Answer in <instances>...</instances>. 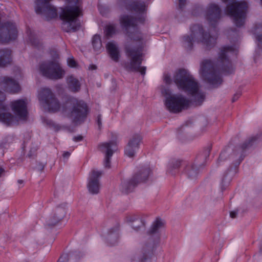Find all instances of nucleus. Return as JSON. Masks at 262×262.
<instances>
[{
  "label": "nucleus",
  "instance_id": "nucleus-45",
  "mask_svg": "<svg viewBox=\"0 0 262 262\" xmlns=\"http://www.w3.org/2000/svg\"><path fill=\"white\" fill-rule=\"evenodd\" d=\"M70 155V153L69 152L67 151V152H64L63 153V157L64 158H68L69 157Z\"/></svg>",
  "mask_w": 262,
  "mask_h": 262
},
{
  "label": "nucleus",
  "instance_id": "nucleus-42",
  "mask_svg": "<svg viewBox=\"0 0 262 262\" xmlns=\"http://www.w3.org/2000/svg\"><path fill=\"white\" fill-rule=\"evenodd\" d=\"M241 95V93L240 92H237L236 93H235L232 98V102H234L236 100H237L238 99V98L240 97Z\"/></svg>",
  "mask_w": 262,
  "mask_h": 262
},
{
  "label": "nucleus",
  "instance_id": "nucleus-6",
  "mask_svg": "<svg viewBox=\"0 0 262 262\" xmlns=\"http://www.w3.org/2000/svg\"><path fill=\"white\" fill-rule=\"evenodd\" d=\"M27 104L26 99L12 101L10 106L15 116L7 112L9 107L6 104L7 107L5 111L0 110V121L7 125H12L17 124L19 120H26L28 115Z\"/></svg>",
  "mask_w": 262,
  "mask_h": 262
},
{
  "label": "nucleus",
  "instance_id": "nucleus-16",
  "mask_svg": "<svg viewBox=\"0 0 262 262\" xmlns=\"http://www.w3.org/2000/svg\"><path fill=\"white\" fill-rule=\"evenodd\" d=\"M102 173L101 171L95 170H92L90 173L87 187L91 193L95 194L99 193L100 188L99 179L101 176Z\"/></svg>",
  "mask_w": 262,
  "mask_h": 262
},
{
  "label": "nucleus",
  "instance_id": "nucleus-1",
  "mask_svg": "<svg viewBox=\"0 0 262 262\" xmlns=\"http://www.w3.org/2000/svg\"><path fill=\"white\" fill-rule=\"evenodd\" d=\"M38 98L40 105L45 110L52 112L60 111L75 123L83 122L86 116L87 106L84 101L72 98L60 104L49 88L40 89Z\"/></svg>",
  "mask_w": 262,
  "mask_h": 262
},
{
  "label": "nucleus",
  "instance_id": "nucleus-32",
  "mask_svg": "<svg viewBox=\"0 0 262 262\" xmlns=\"http://www.w3.org/2000/svg\"><path fill=\"white\" fill-rule=\"evenodd\" d=\"M27 33L28 36V40L30 43L35 46H37L38 41L34 32L30 29H28L27 30Z\"/></svg>",
  "mask_w": 262,
  "mask_h": 262
},
{
  "label": "nucleus",
  "instance_id": "nucleus-31",
  "mask_svg": "<svg viewBox=\"0 0 262 262\" xmlns=\"http://www.w3.org/2000/svg\"><path fill=\"white\" fill-rule=\"evenodd\" d=\"M92 45L96 51H100L102 49V42L99 35L96 34L93 36Z\"/></svg>",
  "mask_w": 262,
  "mask_h": 262
},
{
  "label": "nucleus",
  "instance_id": "nucleus-37",
  "mask_svg": "<svg viewBox=\"0 0 262 262\" xmlns=\"http://www.w3.org/2000/svg\"><path fill=\"white\" fill-rule=\"evenodd\" d=\"M210 151H211V147H210V146L207 147L203 151L202 156L198 157V159H201V157H202L203 158H204L205 160H206L208 157H209V156L210 155Z\"/></svg>",
  "mask_w": 262,
  "mask_h": 262
},
{
  "label": "nucleus",
  "instance_id": "nucleus-9",
  "mask_svg": "<svg viewBox=\"0 0 262 262\" xmlns=\"http://www.w3.org/2000/svg\"><path fill=\"white\" fill-rule=\"evenodd\" d=\"M142 42L138 45H135L134 42L126 45L125 52L129 60L125 62L124 68L128 71L139 72L142 75H144L146 68L140 66L142 61Z\"/></svg>",
  "mask_w": 262,
  "mask_h": 262
},
{
  "label": "nucleus",
  "instance_id": "nucleus-14",
  "mask_svg": "<svg viewBox=\"0 0 262 262\" xmlns=\"http://www.w3.org/2000/svg\"><path fill=\"white\" fill-rule=\"evenodd\" d=\"M99 150L104 154V166L105 168L111 167V158L117 150V143L114 141L104 142L99 145Z\"/></svg>",
  "mask_w": 262,
  "mask_h": 262
},
{
  "label": "nucleus",
  "instance_id": "nucleus-36",
  "mask_svg": "<svg viewBox=\"0 0 262 262\" xmlns=\"http://www.w3.org/2000/svg\"><path fill=\"white\" fill-rule=\"evenodd\" d=\"M230 152V149L228 148L221 152L218 159L217 162L220 163L222 161H224L227 159Z\"/></svg>",
  "mask_w": 262,
  "mask_h": 262
},
{
  "label": "nucleus",
  "instance_id": "nucleus-23",
  "mask_svg": "<svg viewBox=\"0 0 262 262\" xmlns=\"http://www.w3.org/2000/svg\"><path fill=\"white\" fill-rule=\"evenodd\" d=\"M11 61V51L8 49L0 50V67H6L10 64Z\"/></svg>",
  "mask_w": 262,
  "mask_h": 262
},
{
  "label": "nucleus",
  "instance_id": "nucleus-12",
  "mask_svg": "<svg viewBox=\"0 0 262 262\" xmlns=\"http://www.w3.org/2000/svg\"><path fill=\"white\" fill-rule=\"evenodd\" d=\"M222 17V11L220 6L215 3H209L206 9L205 18L208 24L213 27L211 30H209L207 32L210 34H214L217 38V31L215 27Z\"/></svg>",
  "mask_w": 262,
  "mask_h": 262
},
{
  "label": "nucleus",
  "instance_id": "nucleus-20",
  "mask_svg": "<svg viewBox=\"0 0 262 262\" xmlns=\"http://www.w3.org/2000/svg\"><path fill=\"white\" fill-rule=\"evenodd\" d=\"M106 48L110 58L115 62H118L120 52L117 44L114 41H110L107 43Z\"/></svg>",
  "mask_w": 262,
  "mask_h": 262
},
{
  "label": "nucleus",
  "instance_id": "nucleus-39",
  "mask_svg": "<svg viewBox=\"0 0 262 262\" xmlns=\"http://www.w3.org/2000/svg\"><path fill=\"white\" fill-rule=\"evenodd\" d=\"M238 212V209H236V210L231 211L230 212V217H231L232 219L236 218L237 216Z\"/></svg>",
  "mask_w": 262,
  "mask_h": 262
},
{
  "label": "nucleus",
  "instance_id": "nucleus-13",
  "mask_svg": "<svg viewBox=\"0 0 262 262\" xmlns=\"http://www.w3.org/2000/svg\"><path fill=\"white\" fill-rule=\"evenodd\" d=\"M17 36L15 25L11 22L0 24V42L6 43L15 39Z\"/></svg>",
  "mask_w": 262,
  "mask_h": 262
},
{
  "label": "nucleus",
  "instance_id": "nucleus-35",
  "mask_svg": "<svg viewBox=\"0 0 262 262\" xmlns=\"http://www.w3.org/2000/svg\"><path fill=\"white\" fill-rule=\"evenodd\" d=\"M5 94L0 91V110H2V111H5L7 107L6 105V103H5Z\"/></svg>",
  "mask_w": 262,
  "mask_h": 262
},
{
  "label": "nucleus",
  "instance_id": "nucleus-28",
  "mask_svg": "<svg viewBox=\"0 0 262 262\" xmlns=\"http://www.w3.org/2000/svg\"><path fill=\"white\" fill-rule=\"evenodd\" d=\"M67 213V205L66 203H62L56 207L53 214L54 216H57V221H61L65 217Z\"/></svg>",
  "mask_w": 262,
  "mask_h": 262
},
{
  "label": "nucleus",
  "instance_id": "nucleus-44",
  "mask_svg": "<svg viewBox=\"0 0 262 262\" xmlns=\"http://www.w3.org/2000/svg\"><path fill=\"white\" fill-rule=\"evenodd\" d=\"M5 172V169L3 167L0 166V177H2V176H3Z\"/></svg>",
  "mask_w": 262,
  "mask_h": 262
},
{
  "label": "nucleus",
  "instance_id": "nucleus-33",
  "mask_svg": "<svg viewBox=\"0 0 262 262\" xmlns=\"http://www.w3.org/2000/svg\"><path fill=\"white\" fill-rule=\"evenodd\" d=\"M57 220V216H54V214H53L47 220L46 224L49 227H54V226L58 225L61 221Z\"/></svg>",
  "mask_w": 262,
  "mask_h": 262
},
{
  "label": "nucleus",
  "instance_id": "nucleus-15",
  "mask_svg": "<svg viewBox=\"0 0 262 262\" xmlns=\"http://www.w3.org/2000/svg\"><path fill=\"white\" fill-rule=\"evenodd\" d=\"M0 88L10 94H16L20 91L19 83L12 78L8 76L0 77Z\"/></svg>",
  "mask_w": 262,
  "mask_h": 262
},
{
  "label": "nucleus",
  "instance_id": "nucleus-8",
  "mask_svg": "<svg viewBox=\"0 0 262 262\" xmlns=\"http://www.w3.org/2000/svg\"><path fill=\"white\" fill-rule=\"evenodd\" d=\"M227 3L224 9L226 15L229 16L236 26H243L245 22L249 10V4L245 0H221Z\"/></svg>",
  "mask_w": 262,
  "mask_h": 262
},
{
  "label": "nucleus",
  "instance_id": "nucleus-11",
  "mask_svg": "<svg viewBox=\"0 0 262 262\" xmlns=\"http://www.w3.org/2000/svg\"><path fill=\"white\" fill-rule=\"evenodd\" d=\"M39 71L43 76L52 80L60 79L66 74L60 64L53 61H47L40 63Z\"/></svg>",
  "mask_w": 262,
  "mask_h": 262
},
{
  "label": "nucleus",
  "instance_id": "nucleus-2",
  "mask_svg": "<svg viewBox=\"0 0 262 262\" xmlns=\"http://www.w3.org/2000/svg\"><path fill=\"white\" fill-rule=\"evenodd\" d=\"M236 54V50L233 47L226 46L222 48L215 66L210 60H204L202 63L200 73L203 78L213 87H217L221 84L223 80L218 70L231 73L233 69L229 58Z\"/></svg>",
  "mask_w": 262,
  "mask_h": 262
},
{
  "label": "nucleus",
  "instance_id": "nucleus-7",
  "mask_svg": "<svg viewBox=\"0 0 262 262\" xmlns=\"http://www.w3.org/2000/svg\"><path fill=\"white\" fill-rule=\"evenodd\" d=\"M69 5L61 8L60 18L63 21V29L67 32L75 31L80 27L77 17L81 14V9L78 2L79 0H66Z\"/></svg>",
  "mask_w": 262,
  "mask_h": 262
},
{
  "label": "nucleus",
  "instance_id": "nucleus-19",
  "mask_svg": "<svg viewBox=\"0 0 262 262\" xmlns=\"http://www.w3.org/2000/svg\"><path fill=\"white\" fill-rule=\"evenodd\" d=\"M200 164L197 165L193 162H189L185 164L184 169V174L190 179H194L196 178L199 171Z\"/></svg>",
  "mask_w": 262,
  "mask_h": 262
},
{
  "label": "nucleus",
  "instance_id": "nucleus-34",
  "mask_svg": "<svg viewBox=\"0 0 262 262\" xmlns=\"http://www.w3.org/2000/svg\"><path fill=\"white\" fill-rule=\"evenodd\" d=\"M116 27L114 25H107L105 28V34L108 37H111L113 35L116 33Z\"/></svg>",
  "mask_w": 262,
  "mask_h": 262
},
{
  "label": "nucleus",
  "instance_id": "nucleus-10",
  "mask_svg": "<svg viewBox=\"0 0 262 262\" xmlns=\"http://www.w3.org/2000/svg\"><path fill=\"white\" fill-rule=\"evenodd\" d=\"M161 93L165 96V105L170 112L177 113L187 109L190 104V101L181 94H172L168 89L162 88Z\"/></svg>",
  "mask_w": 262,
  "mask_h": 262
},
{
  "label": "nucleus",
  "instance_id": "nucleus-4",
  "mask_svg": "<svg viewBox=\"0 0 262 262\" xmlns=\"http://www.w3.org/2000/svg\"><path fill=\"white\" fill-rule=\"evenodd\" d=\"M126 9L135 12L138 14L137 18H134L128 15H123L120 17L121 26L127 31L128 36L131 40L140 41L142 36L138 31L136 26L138 23H143L145 20L147 6L144 2L140 0H122Z\"/></svg>",
  "mask_w": 262,
  "mask_h": 262
},
{
  "label": "nucleus",
  "instance_id": "nucleus-25",
  "mask_svg": "<svg viewBox=\"0 0 262 262\" xmlns=\"http://www.w3.org/2000/svg\"><path fill=\"white\" fill-rule=\"evenodd\" d=\"M234 171L231 169L225 172L221 179L220 188L222 191L225 190L229 185L232 180Z\"/></svg>",
  "mask_w": 262,
  "mask_h": 262
},
{
  "label": "nucleus",
  "instance_id": "nucleus-21",
  "mask_svg": "<svg viewBox=\"0 0 262 262\" xmlns=\"http://www.w3.org/2000/svg\"><path fill=\"white\" fill-rule=\"evenodd\" d=\"M138 184L136 177L133 176L130 179L122 181L120 188L123 192L128 193L132 192Z\"/></svg>",
  "mask_w": 262,
  "mask_h": 262
},
{
  "label": "nucleus",
  "instance_id": "nucleus-47",
  "mask_svg": "<svg viewBox=\"0 0 262 262\" xmlns=\"http://www.w3.org/2000/svg\"><path fill=\"white\" fill-rule=\"evenodd\" d=\"M24 183V181L21 180H18V183L19 184H23Z\"/></svg>",
  "mask_w": 262,
  "mask_h": 262
},
{
  "label": "nucleus",
  "instance_id": "nucleus-3",
  "mask_svg": "<svg viewBox=\"0 0 262 262\" xmlns=\"http://www.w3.org/2000/svg\"><path fill=\"white\" fill-rule=\"evenodd\" d=\"M163 80L167 84H170L173 80L178 88L186 93L196 105L202 104L205 100V95L201 90L200 83L187 70L180 69L177 70L172 80L170 75L164 74Z\"/></svg>",
  "mask_w": 262,
  "mask_h": 262
},
{
  "label": "nucleus",
  "instance_id": "nucleus-43",
  "mask_svg": "<svg viewBox=\"0 0 262 262\" xmlns=\"http://www.w3.org/2000/svg\"><path fill=\"white\" fill-rule=\"evenodd\" d=\"M82 139H83V137L82 136H76V137H74L73 138L74 140L76 142L80 141L82 140Z\"/></svg>",
  "mask_w": 262,
  "mask_h": 262
},
{
  "label": "nucleus",
  "instance_id": "nucleus-26",
  "mask_svg": "<svg viewBox=\"0 0 262 262\" xmlns=\"http://www.w3.org/2000/svg\"><path fill=\"white\" fill-rule=\"evenodd\" d=\"M67 82L69 89L73 92H78L81 87L79 80L73 75H70L67 77Z\"/></svg>",
  "mask_w": 262,
  "mask_h": 262
},
{
  "label": "nucleus",
  "instance_id": "nucleus-22",
  "mask_svg": "<svg viewBox=\"0 0 262 262\" xmlns=\"http://www.w3.org/2000/svg\"><path fill=\"white\" fill-rule=\"evenodd\" d=\"M256 138L255 137H252L249 139L248 140L246 141L241 146L238 147L235 151H233V155L231 156H236V157H239L240 158V161L243 159L242 156L243 155L244 151L247 148H249L251 146L255 141Z\"/></svg>",
  "mask_w": 262,
  "mask_h": 262
},
{
  "label": "nucleus",
  "instance_id": "nucleus-38",
  "mask_svg": "<svg viewBox=\"0 0 262 262\" xmlns=\"http://www.w3.org/2000/svg\"><path fill=\"white\" fill-rule=\"evenodd\" d=\"M68 64L70 67L74 68L76 66V62L73 57H70L68 59Z\"/></svg>",
  "mask_w": 262,
  "mask_h": 262
},
{
  "label": "nucleus",
  "instance_id": "nucleus-30",
  "mask_svg": "<svg viewBox=\"0 0 262 262\" xmlns=\"http://www.w3.org/2000/svg\"><path fill=\"white\" fill-rule=\"evenodd\" d=\"M165 227V220L157 217L152 222L150 229H159L164 228Z\"/></svg>",
  "mask_w": 262,
  "mask_h": 262
},
{
  "label": "nucleus",
  "instance_id": "nucleus-27",
  "mask_svg": "<svg viewBox=\"0 0 262 262\" xmlns=\"http://www.w3.org/2000/svg\"><path fill=\"white\" fill-rule=\"evenodd\" d=\"M182 161L180 160H172L169 163L167 168V173L173 176L179 172V169L181 166Z\"/></svg>",
  "mask_w": 262,
  "mask_h": 262
},
{
  "label": "nucleus",
  "instance_id": "nucleus-40",
  "mask_svg": "<svg viewBox=\"0 0 262 262\" xmlns=\"http://www.w3.org/2000/svg\"><path fill=\"white\" fill-rule=\"evenodd\" d=\"M186 4V0H179V8L181 10H183Z\"/></svg>",
  "mask_w": 262,
  "mask_h": 262
},
{
  "label": "nucleus",
  "instance_id": "nucleus-24",
  "mask_svg": "<svg viewBox=\"0 0 262 262\" xmlns=\"http://www.w3.org/2000/svg\"><path fill=\"white\" fill-rule=\"evenodd\" d=\"M151 173V170L149 167L145 166L142 168L135 175L136 179L138 183L143 182L146 181L150 174Z\"/></svg>",
  "mask_w": 262,
  "mask_h": 262
},
{
  "label": "nucleus",
  "instance_id": "nucleus-18",
  "mask_svg": "<svg viewBox=\"0 0 262 262\" xmlns=\"http://www.w3.org/2000/svg\"><path fill=\"white\" fill-rule=\"evenodd\" d=\"M124 222L134 229H141L146 227V223L144 219L141 218L138 214H132L127 215Z\"/></svg>",
  "mask_w": 262,
  "mask_h": 262
},
{
  "label": "nucleus",
  "instance_id": "nucleus-5",
  "mask_svg": "<svg viewBox=\"0 0 262 262\" xmlns=\"http://www.w3.org/2000/svg\"><path fill=\"white\" fill-rule=\"evenodd\" d=\"M190 35H185L182 37L183 46L187 50L192 49L194 42L202 43L207 50L210 49L216 43L215 35H211L210 32H207L200 25L192 26L190 27Z\"/></svg>",
  "mask_w": 262,
  "mask_h": 262
},
{
  "label": "nucleus",
  "instance_id": "nucleus-29",
  "mask_svg": "<svg viewBox=\"0 0 262 262\" xmlns=\"http://www.w3.org/2000/svg\"><path fill=\"white\" fill-rule=\"evenodd\" d=\"M258 41L257 46L260 48L262 44V23L256 24L252 30Z\"/></svg>",
  "mask_w": 262,
  "mask_h": 262
},
{
  "label": "nucleus",
  "instance_id": "nucleus-46",
  "mask_svg": "<svg viewBox=\"0 0 262 262\" xmlns=\"http://www.w3.org/2000/svg\"><path fill=\"white\" fill-rule=\"evenodd\" d=\"M89 69L95 70L96 69V66L95 65H91L89 67Z\"/></svg>",
  "mask_w": 262,
  "mask_h": 262
},
{
  "label": "nucleus",
  "instance_id": "nucleus-17",
  "mask_svg": "<svg viewBox=\"0 0 262 262\" xmlns=\"http://www.w3.org/2000/svg\"><path fill=\"white\" fill-rule=\"evenodd\" d=\"M141 140V136L139 134H135L133 136L125 147V155L129 157H133L139 149V144Z\"/></svg>",
  "mask_w": 262,
  "mask_h": 262
},
{
  "label": "nucleus",
  "instance_id": "nucleus-41",
  "mask_svg": "<svg viewBox=\"0 0 262 262\" xmlns=\"http://www.w3.org/2000/svg\"><path fill=\"white\" fill-rule=\"evenodd\" d=\"M97 124L98 126V128L100 129L102 126L101 116L100 115H98L97 117Z\"/></svg>",
  "mask_w": 262,
  "mask_h": 262
}]
</instances>
